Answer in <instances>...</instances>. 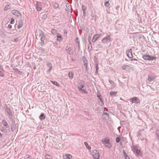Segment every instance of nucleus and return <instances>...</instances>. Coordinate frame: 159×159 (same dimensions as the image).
Wrapping results in <instances>:
<instances>
[{"mask_svg":"<svg viewBox=\"0 0 159 159\" xmlns=\"http://www.w3.org/2000/svg\"><path fill=\"white\" fill-rule=\"evenodd\" d=\"M51 32L52 34L54 35L57 34H58L57 30L54 29H52L51 30Z\"/></svg>","mask_w":159,"mask_h":159,"instance_id":"nucleus-25","label":"nucleus"},{"mask_svg":"<svg viewBox=\"0 0 159 159\" xmlns=\"http://www.w3.org/2000/svg\"><path fill=\"white\" fill-rule=\"evenodd\" d=\"M102 143L107 147L110 148L111 147L110 140L108 137H106L102 140Z\"/></svg>","mask_w":159,"mask_h":159,"instance_id":"nucleus-1","label":"nucleus"},{"mask_svg":"<svg viewBox=\"0 0 159 159\" xmlns=\"http://www.w3.org/2000/svg\"><path fill=\"white\" fill-rule=\"evenodd\" d=\"M112 39L111 38L110 35H108L107 36L101 40L102 42L104 44L108 43H111L112 41Z\"/></svg>","mask_w":159,"mask_h":159,"instance_id":"nucleus-3","label":"nucleus"},{"mask_svg":"<svg viewBox=\"0 0 159 159\" xmlns=\"http://www.w3.org/2000/svg\"><path fill=\"white\" fill-rule=\"evenodd\" d=\"M46 39V37L44 35L41 38L40 40L44 41V40H45Z\"/></svg>","mask_w":159,"mask_h":159,"instance_id":"nucleus-43","label":"nucleus"},{"mask_svg":"<svg viewBox=\"0 0 159 159\" xmlns=\"http://www.w3.org/2000/svg\"><path fill=\"white\" fill-rule=\"evenodd\" d=\"M92 157L94 159H99V152L97 150L93 151L92 153Z\"/></svg>","mask_w":159,"mask_h":159,"instance_id":"nucleus-4","label":"nucleus"},{"mask_svg":"<svg viewBox=\"0 0 159 159\" xmlns=\"http://www.w3.org/2000/svg\"><path fill=\"white\" fill-rule=\"evenodd\" d=\"M97 96L98 98L99 99V100L101 102L99 103V104L101 106H102L104 104V102H103V100L102 98V96L101 95H99L98 93H97Z\"/></svg>","mask_w":159,"mask_h":159,"instance_id":"nucleus-14","label":"nucleus"},{"mask_svg":"<svg viewBox=\"0 0 159 159\" xmlns=\"http://www.w3.org/2000/svg\"><path fill=\"white\" fill-rule=\"evenodd\" d=\"M45 157L47 159H50L51 158L50 156L49 155H46L45 156Z\"/></svg>","mask_w":159,"mask_h":159,"instance_id":"nucleus-42","label":"nucleus"},{"mask_svg":"<svg viewBox=\"0 0 159 159\" xmlns=\"http://www.w3.org/2000/svg\"><path fill=\"white\" fill-rule=\"evenodd\" d=\"M92 45H90V47L89 46H88V49L89 51H90L92 50Z\"/></svg>","mask_w":159,"mask_h":159,"instance_id":"nucleus-45","label":"nucleus"},{"mask_svg":"<svg viewBox=\"0 0 159 159\" xmlns=\"http://www.w3.org/2000/svg\"><path fill=\"white\" fill-rule=\"evenodd\" d=\"M38 32L39 34V36H42L44 35L43 32L41 30H38Z\"/></svg>","mask_w":159,"mask_h":159,"instance_id":"nucleus-34","label":"nucleus"},{"mask_svg":"<svg viewBox=\"0 0 159 159\" xmlns=\"http://www.w3.org/2000/svg\"><path fill=\"white\" fill-rule=\"evenodd\" d=\"M15 127L14 126H11V129L12 131H13L15 130Z\"/></svg>","mask_w":159,"mask_h":159,"instance_id":"nucleus-47","label":"nucleus"},{"mask_svg":"<svg viewBox=\"0 0 159 159\" xmlns=\"http://www.w3.org/2000/svg\"><path fill=\"white\" fill-rule=\"evenodd\" d=\"M125 159H129V157L128 156H127L126 157H125Z\"/></svg>","mask_w":159,"mask_h":159,"instance_id":"nucleus-58","label":"nucleus"},{"mask_svg":"<svg viewBox=\"0 0 159 159\" xmlns=\"http://www.w3.org/2000/svg\"><path fill=\"white\" fill-rule=\"evenodd\" d=\"M98 73V70H96V71L95 72V74H97Z\"/></svg>","mask_w":159,"mask_h":159,"instance_id":"nucleus-62","label":"nucleus"},{"mask_svg":"<svg viewBox=\"0 0 159 159\" xmlns=\"http://www.w3.org/2000/svg\"><path fill=\"white\" fill-rule=\"evenodd\" d=\"M34 70H35L36 69V67L34 66L33 68Z\"/></svg>","mask_w":159,"mask_h":159,"instance_id":"nucleus-64","label":"nucleus"},{"mask_svg":"<svg viewBox=\"0 0 159 159\" xmlns=\"http://www.w3.org/2000/svg\"><path fill=\"white\" fill-rule=\"evenodd\" d=\"M83 16L85 17V15H86V12H85V11H83Z\"/></svg>","mask_w":159,"mask_h":159,"instance_id":"nucleus-55","label":"nucleus"},{"mask_svg":"<svg viewBox=\"0 0 159 159\" xmlns=\"http://www.w3.org/2000/svg\"><path fill=\"white\" fill-rule=\"evenodd\" d=\"M8 27L10 29H11L12 28L11 25L9 24L8 25Z\"/></svg>","mask_w":159,"mask_h":159,"instance_id":"nucleus-56","label":"nucleus"},{"mask_svg":"<svg viewBox=\"0 0 159 159\" xmlns=\"http://www.w3.org/2000/svg\"><path fill=\"white\" fill-rule=\"evenodd\" d=\"M155 78V77L153 76H149L148 78V80L149 82H151L153 81Z\"/></svg>","mask_w":159,"mask_h":159,"instance_id":"nucleus-23","label":"nucleus"},{"mask_svg":"<svg viewBox=\"0 0 159 159\" xmlns=\"http://www.w3.org/2000/svg\"><path fill=\"white\" fill-rule=\"evenodd\" d=\"M72 156L70 155H66L63 156V158L64 159H71Z\"/></svg>","mask_w":159,"mask_h":159,"instance_id":"nucleus-20","label":"nucleus"},{"mask_svg":"<svg viewBox=\"0 0 159 159\" xmlns=\"http://www.w3.org/2000/svg\"><path fill=\"white\" fill-rule=\"evenodd\" d=\"M95 67L96 68V70H98V65L97 64H95Z\"/></svg>","mask_w":159,"mask_h":159,"instance_id":"nucleus-51","label":"nucleus"},{"mask_svg":"<svg viewBox=\"0 0 159 159\" xmlns=\"http://www.w3.org/2000/svg\"><path fill=\"white\" fill-rule=\"evenodd\" d=\"M51 82L54 84L56 86H59V84H58V83L57 82H55V81H51Z\"/></svg>","mask_w":159,"mask_h":159,"instance_id":"nucleus-37","label":"nucleus"},{"mask_svg":"<svg viewBox=\"0 0 159 159\" xmlns=\"http://www.w3.org/2000/svg\"><path fill=\"white\" fill-rule=\"evenodd\" d=\"M83 63H84V66H85L86 69L87 70V65L88 62L86 58L84 56L82 58Z\"/></svg>","mask_w":159,"mask_h":159,"instance_id":"nucleus-12","label":"nucleus"},{"mask_svg":"<svg viewBox=\"0 0 159 159\" xmlns=\"http://www.w3.org/2000/svg\"><path fill=\"white\" fill-rule=\"evenodd\" d=\"M47 66L49 67V69L48 70L47 72H49L52 70V66L50 62H48L47 64Z\"/></svg>","mask_w":159,"mask_h":159,"instance_id":"nucleus-18","label":"nucleus"},{"mask_svg":"<svg viewBox=\"0 0 159 159\" xmlns=\"http://www.w3.org/2000/svg\"><path fill=\"white\" fill-rule=\"evenodd\" d=\"M109 82L110 84H111L112 86H113V87L115 86V83L113 81H112V80H109Z\"/></svg>","mask_w":159,"mask_h":159,"instance_id":"nucleus-35","label":"nucleus"},{"mask_svg":"<svg viewBox=\"0 0 159 159\" xmlns=\"http://www.w3.org/2000/svg\"><path fill=\"white\" fill-rule=\"evenodd\" d=\"M40 44L42 45L44 43V42L43 40H41Z\"/></svg>","mask_w":159,"mask_h":159,"instance_id":"nucleus-52","label":"nucleus"},{"mask_svg":"<svg viewBox=\"0 0 159 159\" xmlns=\"http://www.w3.org/2000/svg\"><path fill=\"white\" fill-rule=\"evenodd\" d=\"M82 8L83 11H85L87 9L86 7L84 5H82Z\"/></svg>","mask_w":159,"mask_h":159,"instance_id":"nucleus-38","label":"nucleus"},{"mask_svg":"<svg viewBox=\"0 0 159 159\" xmlns=\"http://www.w3.org/2000/svg\"><path fill=\"white\" fill-rule=\"evenodd\" d=\"M122 67L123 70H129L131 68L130 66L127 65L123 66Z\"/></svg>","mask_w":159,"mask_h":159,"instance_id":"nucleus-16","label":"nucleus"},{"mask_svg":"<svg viewBox=\"0 0 159 159\" xmlns=\"http://www.w3.org/2000/svg\"><path fill=\"white\" fill-rule=\"evenodd\" d=\"M2 123L3 124V126H7V125H9L7 122L6 121L5 119H3L2 120Z\"/></svg>","mask_w":159,"mask_h":159,"instance_id":"nucleus-22","label":"nucleus"},{"mask_svg":"<svg viewBox=\"0 0 159 159\" xmlns=\"http://www.w3.org/2000/svg\"><path fill=\"white\" fill-rule=\"evenodd\" d=\"M18 41V38H16L14 39V41L15 42H17Z\"/></svg>","mask_w":159,"mask_h":159,"instance_id":"nucleus-50","label":"nucleus"},{"mask_svg":"<svg viewBox=\"0 0 159 159\" xmlns=\"http://www.w3.org/2000/svg\"><path fill=\"white\" fill-rule=\"evenodd\" d=\"M62 40L63 39L62 38L61 34L59 33H58L57 34V40L58 41L61 42Z\"/></svg>","mask_w":159,"mask_h":159,"instance_id":"nucleus-17","label":"nucleus"},{"mask_svg":"<svg viewBox=\"0 0 159 159\" xmlns=\"http://www.w3.org/2000/svg\"><path fill=\"white\" fill-rule=\"evenodd\" d=\"M39 118L40 120H44L45 118V117L44 116V114H42L39 116Z\"/></svg>","mask_w":159,"mask_h":159,"instance_id":"nucleus-31","label":"nucleus"},{"mask_svg":"<svg viewBox=\"0 0 159 159\" xmlns=\"http://www.w3.org/2000/svg\"><path fill=\"white\" fill-rule=\"evenodd\" d=\"M18 73L21 75H23L24 74V73H23V72H22V71H18Z\"/></svg>","mask_w":159,"mask_h":159,"instance_id":"nucleus-48","label":"nucleus"},{"mask_svg":"<svg viewBox=\"0 0 159 159\" xmlns=\"http://www.w3.org/2000/svg\"><path fill=\"white\" fill-rule=\"evenodd\" d=\"M2 137V134L0 132V138H1Z\"/></svg>","mask_w":159,"mask_h":159,"instance_id":"nucleus-61","label":"nucleus"},{"mask_svg":"<svg viewBox=\"0 0 159 159\" xmlns=\"http://www.w3.org/2000/svg\"><path fill=\"white\" fill-rule=\"evenodd\" d=\"M36 9L38 11H40L42 10V5L40 2L37 1L35 4Z\"/></svg>","mask_w":159,"mask_h":159,"instance_id":"nucleus-5","label":"nucleus"},{"mask_svg":"<svg viewBox=\"0 0 159 159\" xmlns=\"http://www.w3.org/2000/svg\"><path fill=\"white\" fill-rule=\"evenodd\" d=\"M120 141V139L118 137H117L116 139V143H119Z\"/></svg>","mask_w":159,"mask_h":159,"instance_id":"nucleus-44","label":"nucleus"},{"mask_svg":"<svg viewBox=\"0 0 159 159\" xmlns=\"http://www.w3.org/2000/svg\"><path fill=\"white\" fill-rule=\"evenodd\" d=\"M10 130V127L9 125L3 126L2 127V129L1 130L2 132L4 133H7L8 131Z\"/></svg>","mask_w":159,"mask_h":159,"instance_id":"nucleus-7","label":"nucleus"},{"mask_svg":"<svg viewBox=\"0 0 159 159\" xmlns=\"http://www.w3.org/2000/svg\"><path fill=\"white\" fill-rule=\"evenodd\" d=\"M85 84V81L81 80L78 85V88L79 91H81L82 92L87 93L85 89H83Z\"/></svg>","mask_w":159,"mask_h":159,"instance_id":"nucleus-2","label":"nucleus"},{"mask_svg":"<svg viewBox=\"0 0 159 159\" xmlns=\"http://www.w3.org/2000/svg\"><path fill=\"white\" fill-rule=\"evenodd\" d=\"M149 55H144L143 56V58L145 60H149Z\"/></svg>","mask_w":159,"mask_h":159,"instance_id":"nucleus-29","label":"nucleus"},{"mask_svg":"<svg viewBox=\"0 0 159 159\" xmlns=\"http://www.w3.org/2000/svg\"><path fill=\"white\" fill-rule=\"evenodd\" d=\"M117 93L116 92H110V94L111 96H115L117 94Z\"/></svg>","mask_w":159,"mask_h":159,"instance_id":"nucleus-32","label":"nucleus"},{"mask_svg":"<svg viewBox=\"0 0 159 159\" xmlns=\"http://www.w3.org/2000/svg\"><path fill=\"white\" fill-rule=\"evenodd\" d=\"M131 61H137V60L136 59H132L131 60Z\"/></svg>","mask_w":159,"mask_h":159,"instance_id":"nucleus-60","label":"nucleus"},{"mask_svg":"<svg viewBox=\"0 0 159 159\" xmlns=\"http://www.w3.org/2000/svg\"><path fill=\"white\" fill-rule=\"evenodd\" d=\"M149 61H153V60L155 59L156 58V57L155 56H149Z\"/></svg>","mask_w":159,"mask_h":159,"instance_id":"nucleus-33","label":"nucleus"},{"mask_svg":"<svg viewBox=\"0 0 159 159\" xmlns=\"http://www.w3.org/2000/svg\"><path fill=\"white\" fill-rule=\"evenodd\" d=\"M78 50L80 51V44H78Z\"/></svg>","mask_w":159,"mask_h":159,"instance_id":"nucleus-57","label":"nucleus"},{"mask_svg":"<svg viewBox=\"0 0 159 159\" xmlns=\"http://www.w3.org/2000/svg\"><path fill=\"white\" fill-rule=\"evenodd\" d=\"M97 46L100 48H102L103 47V45L102 44H98L97 45Z\"/></svg>","mask_w":159,"mask_h":159,"instance_id":"nucleus-46","label":"nucleus"},{"mask_svg":"<svg viewBox=\"0 0 159 159\" xmlns=\"http://www.w3.org/2000/svg\"><path fill=\"white\" fill-rule=\"evenodd\" d=\"M11 5L10 3L8 5H6L4 7L3 10L5 11H7L8 9H9L11 7Z\"/></svg>","mask_w":159,"mask_h":159,"instance_id":"nucleus-21","label":"nucleus"},{"mask_svg":"<svg viewBox=\"0 0 159 159\" xmlns=\"http://www.w3.org/2000/svg\"><path fill=\"white\" fill-rule=\"evenodd\" d=\"M126 53L127 56L129 58H132L133 57V55L132 54V50L130 48L128 51H127Z\"/></svg>","mask_w":159,"mask_h":159,"instance_id":"nucleus-9","label":"nucleus"},{"mask_svg":"<svg viewBox=\"0 0 159 159\" xmlns=\"http://www.w3.org/2000/svg\"><path fill=\"white\" fill-rule=\"evenodd\" d=\"M123 154H124V157H126V156H127L126 153L125 152V151L124 150L123 151Z\"/></svg>","mask_w":159,"mask_h":159,"instance_id":"nucleus-49","label":"nucleus"},{"mask_svg":"<svg viewBox=\"0 0 159 159\" xmlns=\"http://www.w3.org/2000/svg\"><path fill=\"white\" fill-rule=\"evenodd\" d=\"M101 35V34H97L94 35L92 41L93 43L95 42Z\"/></svg>","mask_w":159,"mask_h":159,"instance_id":"nucleus-11","label":"nucleus"},{"mask_svg":"<svg viewBox=\"0 0 159 159\" xmlns=\"http://www.w3.org/2000/svg\"><path fill=\"white\" fill-rule=\"evenodd\" d=\"M15 22V20L14 18H12L11 20L10 23L11 24H13Z\"/></svg>","mask_w":159,"mask_h":159,"instance_id":"nucleus-41","label":"nucleus"},{"mask_svg":"<svg viewBox=\"0 0 159 159\" xmlns=\"http://www.w3.org/2000/svg\"><path fill=\"white\" fill-rule=\"evenodd\" d=\"M44 17H45L46 18L47 17V15L45 14V15H44Z\"/></svg>","mask_w":159,"mask_h":159,"instance_id":"nucleus-63","label":"nucleus"},{"mask_svg":"<svg viewBox=\"0 0 159 159\" xmlns=\"http://www.w3.org/2000/svg\"><path fill=\"white\" fill-rule=\"evenodd\" d=\"M6 111L9 118H11L13 116L11 110L9 108L7 107L6 108Z\"/></svg>","mask_w":159,"mask_h":159,"instance_id":"nucleus-10","label":"nucleus"},{"mask_svg":"<svg viewBox=\"0 0 159 159\" xmlns=\"http://www.w3.org/2000/svg\"><path fill=\"white\" fill-rule=\"evenodd\" d=\"M109 0H105L104 5L106 7H108L109 5Z\"/></svg>","mask_w":159,"mask_h":159,"instance_id":"nucleus-28","label":"nucleus"},{"mask_svg":"<svg viewBox=\"0 0 159 159\" xmlns=\"http://www.w3.org/2000/svg\"><path fill=\"white\" fill-rule=\"evenodd\" d=\"M12 13L17 17H21V15L20 12L16 10H13L11 11Z\"/></svg>","mask_w":159,"mask_h":159,"instance_id":"nucleus-8","label":"nucleus"},{"mask_svg":"<svg viewBox=\"0 0 159 159\" xmlns=\"http://www.w3.org/2000/svg\"><path fill=\"white\" fill-rule=\"evenodd\" d=\"M92 45V44H91V42L89 41V46H90V45Z\"/></svg>","mask_w":159,"mask_h":159,"instance_id":"nucleus-59","label":"nucleus"},{"mask_svg":"<svg viewBox=\"0 0 159 159\" xmlns=\"http://www.w3.org/2000/svg\"><path fill=\"white\" fill-rule=\"evenodd\" d=\"M156 136L157 137L158 140L159 141V131L157 130L156 133Z\"/></svg>","mask_w":159,"mask_h":159,"instance_id":"nucleus-40","label":"nucleus"},{"mask_svg":"<svg viewBox=\"0 0 159 159\" xmlns=\"http://www.w3.org/2000/svg\"><path fill=\"white\" fill-rule=\"evenodd\" d=\"M2 70V69L0 67V76L1 77H3L4 75Z\"/></svg>","mask_w":159,"mask_h":159,"instance_id":"nucleus-36","label":"nucleus"},{"mask_svg":"<svg viewBox=\"0 0 159 159\" xmlns=\"http://www.w3.org/2000/svg\"><path fill=\"white\" fill-rule=\"evenodd\" d=\"M102 118L103 119L107 120L109 118V115L107 113H104L102 115Z\"/></svg>","mask_w":159,"mask_h":159,"instance_id":"nucleus-15","label":"nucleus"},{"mask_svg":"<svg viewBox=\"0 0 159 159\" xmlns=\"http://www.w3.org/2000/svg\"><path fill=\"white\" fill-rule=\"evenodd\" d=\"M23 21L21 20H20L19 22V24L17 26L18 29H19L21 28L23 26Z\"/></svg>","mask_w":159,"mask_h":159,"instance_id":"nucleus-19","label":"nucleus"},{"mask_svg":"<svg viewBox=\"0 0 159 159\" xmlns=\"http://www.w3.org/2000/svg\"><path fill=\"white\" fill-rule=\"evenodd\" d=\"M69 76L70 79H72L73 77L74 73L73 72L70 71L69 73Z\"/></svg>","mask_w":159,"mask_h":159,"instance_id":"nucleus-26","label":"nucleus"},{"mask_svg":"<svg viewBox=\"0 0 159 159\" xmlns=\"http://www.w3.org/2000/svg\"><path fill=\"white\" fill-rule=\"evenodd\" d=\"M78 39H79V38H76L75 40V42L76 43H77V42L79 41H78Z\"/></svg>","mask_w":159,"mask_h":159,"instance_id":"nucleus-53","label":"nucleus"},{"mask_svg":"<svg viewBox=\"0 0 159 159\" xmlns=\"http://www.w3.org/2000/svg\"><path fill=\"white\" fill-rule=\"evenodd\" d=\"M134 151L137 156H139L141 155L140 151L136 147H134Z\"/></svg>","mask_w":159,"mask_h":159,"instance_id":"nucleus-13","label":"nucleus"},{"mask_svg":"<svg viewBox=\"0 0 159 159\" xmlns=\"http://www.w3.org/2000/svg\"><path fill=\"white\" fill-rule=\"evenodd\" d=\"M84 144L86 148L88 149L89 150H90L91 149V147L89 146L88 144V143L86 142H84Z\"/></svg>","mask_w":159,"mask_h":159,"instance_id":"nucleus-30","label":"nucleus"},{"mask_svg":"<svg viewBox=\"0 0 159 159\" xmlns=\"http://www.w3.org/2000/svg\"><path fill=\"white\" fill-rule=\"evenodd\" d=\"M13 69L15 71H16L17 70H18V69L16 68L15 67H13Z\"/></svg>","mask_w":159,"mask_h":159,"instance_id":"nucleus-54","label":"nucleus"},{"mask_svg":"<svg viewBox=\"0 0 159 159\" xmlns=\"http://www.w3.org/2000/svg\"><path fill=\"white\" fill-rule=\"evenodd\" d=\"M52 4L54 7L55 9H57L59 7V4L56 3L55 2H52Z\"/></svg>","mask_w":159,"mask_h":159,"instance_id":"nucleus-24","label":"nucleus"},{"mask_svg":"<svg viewBox=\"0 0 159 159\" xmlns=\"http://www.w3.org/2000/svg\"><path fill=\"white\" fill-rule=\"evenodd\" d=\"M66 50L69 54L72 55L73 54V52L71 51V49L70 48H69L66 49Z\"/></svg>","mask_w":159,"mask_h":159,"instance_id":"nucleus-27","label":"nucleus"},{"mask_svg":"<svg viewBox=\"0 0 159 159\" xmlns=\"http://www.w3.org/2000/svg\"><path fill=\"white\" fill-rule=\"evenodd\" d=\"M129 101L132 103H135L136 104L139 103L140 102V100L136 97H134L130 99Z\"/></svg>","mask_w":159,"mask_h":159,"instance_id":"nucleus-6","label":"nucleus"},{"mask_svg":"<svg viewBox=\"0 0 159 159\" xmlns=\"http://www.w3.org/2000/svg\"><path fill=\"white\" fill-rule=\"evenodd\" d=\"M64 35L66 37L67 35V30L66 29H65L64 30Z\"/></svg>","mask_w":159,"mask_h":159,"instance_id":"nucleus-39","label":"nucleus"}]
</instances>
